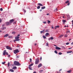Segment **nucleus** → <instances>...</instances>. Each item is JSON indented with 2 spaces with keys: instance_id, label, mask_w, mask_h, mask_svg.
<instances>
[{
  "instance_id": "nucleus-1",
  "label": "nucleus",
  "mask_w": 73,
  "mask_h": 73,
  "mask_svg": "<svg viewBox=\"0 0 73 73\" xmlns=\"http://www.w3.org/2000/svg\"><path fill=\"white\" fill-rule=\"evenodd\" d=\"M20 34L18 35L17 36L15 37V40H14V42H15L16 41H20V39H19V38H20Z\"/></svg>"
},
{
  "instance_id": "nucleus-2",
  "label": "nucleus",
  "mask_w": 73,
  "mask_h": 73,
  "mask_svg": "<svg viewBox=\"0 0 73 73\" xmlns=\"http://www.w3.org/2000/svg\"><path fill=\"white\" fill-rule=\"evenodd\" d=\"M14 64L17 65V66H20V64L19 62L15 61L14 62Z\"/></svg>"
},
{
  "instance_id": "nucleus-3",
  "label": "nucleus",
  "mask_w": 73,
  "mask_h": 73,
  "mask_svg": "<svg viewBox=\"0 0 73 73\" xmlns=\"http://www.w3.org/2000/svg\"><path fill=\"white\" fill-rule=\"evenodd\" d=\"M39 59H36L35 62V64L36 65L37 64H38L39 62Z\"/></svg>"
},
{
  "instance_id": "nucleus-4",
  "label": "nucleus",
  "mask_w": 73,
  "mask_h": 73,
  "mask_svg": "<svg viewBox=\"0 0 73 73\" xmlns=\"http://www.w3.org/2000/svg\"><path fill=\"white\" fill-rule=\"evenodd\" d=\"M7 52V51L6 50H4L3 53L4 56H5V53L7 55H8V53L7 52Z\"/></svg>"
},
{
  "instance_id": "nucleus-5",
  "label": "nucleus",
  "mask_w": 73,
  "mask_h": 73,
  "mask_svg": "<svg viewBox=\"0 0 73 73\" xmlns=\"http://www.w3.org/2000/svg\"><path fill=\"white\" fill-rule=\"evenodd\" d=\"M19 51L17 49L15 50L14 51V53L15 54H16L17 53H19Z\"/></svg>"
},
{
  "instance_id": "nucleus-6",
  "label": "nucleus",
  "mask_w": 73,
  "mask_h": 73,
  "mask_svg": "<svg viewBox=\"0 0 73 73\" xmlns=\"http://www.w3.org/2000/svg\"><path fill=\"white\" fill-rule=\"evenodd\" d=\"M6 49H9V50H12V48L11 47L8 46H6Z\"/></svg>"
},
{
  "instance_id": "nucleus-7",
  "label": "nucleus",
  "mask_w": 73,
  "mask_h": 73,
  "mask_svg": "<svg viewBox=\"0 0 73 73\" xmlns=\"http://www.w3.org/2000/svg\"><path fill=\"white\" fill-rule=\"evenodd\" d=\"M11 23H10V22H6V25L7 26L8 25H11Z\"/></svg>"
},
{
  "instance_id": "nucleus-8",
  "label": "nucleus",
  "mask_w": 73,
  "mask_h": 73,
  "mask_svg": "<svg viewBox=\"0 0 73 73\" xmlns=\"http://www.w3.org/2000/svg\"><path fill=\"white\" fill-rule=\"evenodd\" d=\"M14 19H11L10 20V23H11V24H12V23H13V21H14Z\"/></svg>"
},
{
  "instance_id": "nucleus-9",
  "label": "nucleus",
  "mask_w": 73,
  "mask_h": 73,
  "mask_svg": "<svg viewBox=\"0 0 73 73\" xmlns=\"http://www.w3.org/2000/svg\"><path fill=\"white\" fill-rule=\"evenodd\" d=\"M55 49L57 50H60V49H61V48L58 47H55Z\"/></svg>"
},
{
  "instance_id": "nucleus-10",
  "label": "nucleus",
  "mask_w": 73,
  "mask_h": 73,
  "mask_svg": "<svg viewBox=\"0 0 73 73\" xmlns=\"http://www.w3.org/2000/svg\"><path fill=\"white\" fill-rule=\"evenodd\" d=\"M53 39H54L53 37H51L48 38V40L49 41H50V40H53Z\"/></svg>"
},
{
  "instance_id": "nucleus-11",
  "label": "nucleus",
  "mask_w": 73,
  "mask_h": 73,
  "mask_svg": "<svg viewBox=\"0 0 73 73\" xmlns=\"http://www.w3.org/2000/svg\"><path fill=\"white\" fill-rule=\"evenodd\" d=\"M63 36H64V35H60L59 36L58 38H61L62 37H63Z\"/></svg>"
},
{
  "instance_id": "nucleus-12",
  "label": "nucleus",
  "mask_w": 73,
  "mask_h": 73,
  "mask_svg": "<svg viewBox=\"0 0 73 73\" xmlns=\"http://www.w3.org/2000/svg\"><path fill=\"white\" fill-rule=\"evenodd\" d=\"M8 36H9V34H6L4 36V37H8Z\"/></svg>"
},
{
  "instance_id": "nucleus-13",
  "label": "nucleus",
  "mask_w": 73,
  "mask_h": 73,
  "mask_svg": "<svg viewBox=\"0 0 73 73\" xmlns=\"http://www.w3.org/2000/svg\"><path fill=\"white\" fill-rule=\"evenodd\" d=\"M38 5H40V6H41V7H42L43 6V5L40 3H39L38 4Z\"/></svg>"
},
{
  "instance_id": "nucleus-14",
  "label": "nucleus",
  "mask_w": 73,
  "mask_h": 73,
  "mask_svg": "<svg viewBox=\"0 0 73 73\" xmlns=\"http://www.w3.org/2000/svg\"><path fill=\"white\" fill-rule=\"evenodd\" d=\"M42 66V64H40L38 65V67L40 68V67H41Z\"/></svg>"
},
{
  "instance_id": "nucleus-15",
  "label": "nucleus",
  "mask_w": 73,
  "mask_h": 73,
  "mask_svg": "<svg viewBox=\"0 0 73 73\" xmlns=\"http://www.w3.org/2000/svg\"><path fill=\"white\" fill-rule=\"evenodd\" d=\"M59 27L60 26H56L55 28V29H56L57 28H59Z\"/></svg>"
},
{
  "instance_id": "nucleus-16",
  "label": "nucleus",
  "mask_w": 73,
  "mask_h": 73,
  "mask_svg": "<svg viewBox=\"0 0 73 73\" xmlns=\"http://www.w3.org/2000/svg\"><path fill=\"white\" fill-rule=\"evenodd\" d=\"M49 34L48 33H47L45 35L46 36H49Z\"/></svg>"
},
{
  "instance_id": "nucleus-17",
  "label": "nucleus",
  "mask_w": 73,
  "mask_h": 73,
  "mask_svg": "<svg viewBox=\"0 0 73 73\" xmlns=\"http://www.w3.org/2000/svg\"><path fill=\"white\" fill-rule=\"evenodd\" d=\"M72 52V51H68L67 52V53H71Z\"/></svg>"
},
{
  "instance_id": "nucleus-18",
  "label": "nucleus",
  "mask_w": 73,
  "mask_h": 73,
  "mask_svg": "<svg viewBox=\"0 0 73 73\" xmlns=\"http://www.w3.org/2000/svg\"><path fill=\"white\" fill-rule=\"evenodd\" d=\"M67 73H71V72H72V70H69L67 71Z\"/></svg>"
},
{
  "instance_id": "nucleus-19",
  "label": "nucleus",
  "mask_w": 73,
  "mask_h": 73,
  "mask_svg": "<svg viewBox=\"0 0 73 73\" xmlns=\"http://www.w3.org/2000/svg\"><path fill=\"white\" fill-rule=\"evenodd\" d=\"M17 69V67L15 66L13 68V69Z\"/></svg>"
},
{
  "instance_id": "nucleus-20",
  "label": "nucleus",
  "mask_w": 73,
  "mask_h": 73,
  "mask_svg": "<svg viewBox=\"0 0 73 73\" xmlns=\"http://www.w3.org/2000/svg\"><path fill=\"white\" fill-rule=\"evenodd\" d=\"M58 11V9H57V8H56L54 10V12H57Z\"/></svg>"
},
{
  "instance_id": "nucleus-21",
  "label": "nucleus",
  "mask_w": 73,
  "mask_h": 73,
  "mask_svg": "<svg viewBox=\"0 0 73 73\" xmlns=\"http://www.w3.org/2000/svg\"><path fill=\"white\" fill-rule=\"evenodd\" d=\"M10 72H14V70L12 69H10Z\"/></svg>"
},
{
  "instance_id": "nucleus-22",
  "label": "nucleus",
  "mask_w": 73,
  "mask_h": 73,
  "mask_svg": "<svg viewBox=\"0 0 73 73\" xmlns=\"http://www.w3.org/2000/svg\"><path fill=\"white\" fill-rule=\"evenodd\" d=\"M45 6H44L43 7H41V9H45Z\"/></svg>"
},
{
  "instance_id": "nucleus-23",
  "label": "nucleus",
  "mask_w": 73,
  "mask_h": 73,
  "mask_svg": "<svg viewBox=\"0 0 73 73\" xmlns=\"http://www.w3.org/2000/svg\"><path fill=\"white\" fill-rule=\"evenodd\" d=\"M33 65V64H31L29 65V66L30 67H31V66H32Z\"/></svg>"
},
{
  "instance_id": "nucleus-24",
  "label": "nucleus",
  "mask_w": 73,
  "mask_h": 73,
  "mask_svg": "<svg viewBox=\"0 0 73 73\" xmlns=\"http://www.w3.org/2000/svg\"><path fill=\"white\" fill-rule=\"evenodd\" d=\"M62 22H63V23H66V20H63Z\"/></svg>"
},
{
  "instance_id": "nucleus-25",
  "label": "nucleus",
  "mask_w": 73,
  "mask_h": 73,
  "mask_svg": "<svg viewBox=\"0 0 73 73\" xmlns=\"http://www.w3.org/2000/svg\"><path fill=\"white\" fill-rule=\"evenodd\" d=\"M8 66V67H9V66H10V63L9 62L7 64Z\"/></svg>"
},
{
  "instance_id": "nucleus-26",
  "label": "nucleus",
  "mask_w": 73,
  "mask_h": 73,
  "mask_svg": "<svg viewBox=\"0 0 73 73\" xmlns=\"http://www.w3.org/2000/svg\"><path fill=\"white\" fill-rule=\"evenodd\" d=\"M43 72V70H40L39 71L40 73H41V72Z\"/></svg>"
},
{
  "instance_id": "nucleus-27",
  "label": "nucleus",
  "mask_w": 73,
  "mask_h": 73,
  "mask_svg": "<svg viewBox=\"0 0 73 73\" xmlns=\"http://www.w3.org/2000/svg\"><path fill=\"white\" fill-rule=\"evenodd\" d=\"M64 37H68V35L66 34H65L64 35Z\"/></svg>"
},
{
  "instance_id": "nucleus-28",
  "label": "nucleus",
  "mask_w": 73,
  "mask_h": 73,
  "mask_svg": "<svg viewBox=\"0 0 73 73\" xmlns=\"http://www.w3.org/2000/svg\"><path fill=\"white\" fill-rule=\"evenodd\" d=\"M47 23H48V24H50V21L49 20H48Z\"/></svg>"
},
{
  "instance_id": "nucleus-29",
  "label": "nucleus",
  "mask_w": 73,
  "mask_h": 73,
  "mask_svg": "<svg viewBox=\"0 0 73 73\" xmlns=\"http://www.w3.org/2000/svg\"><path fill=\"white\" fill-rule=\"evenodd\" d=\"M43 37L44 38V39H45V38H46V36H43Z\"/></svg>"
},
{
  "instance_id": "nucleus-30",
  "label": "nucleus",
  "mask_w": 73,
  "mask_h": 73,
  "mask_svg": "<svg viewBox=\"0 0 73 73\" xmlns=\"http://www.w3.org/2000/svg\"><path fill=\"white\" fill-rule=\"evenodd\" d=\"M29 70H32V68L31 67H29Z\"/></svg>"
},
{
  "instance_id": "nucleus-31",
  "label": "nucleus",
  "mask_w": 73,
  "mask_h": 73,
  "mask_svg": "<svg viewBox=\"0 0 73 73\" xmlns=\"http://www.w3.org/2000/svg\"><path fill=\"white\" fill-rule=\"evenodd\" d=\"M40 6H38L37 7V9H40Z\"/></svg>"
},
{
  "instance_id": "nucleus-32",
  "label": "nucleus",
  "mask_w": 73,
  "mask_h": 73,
  "mask_svg": "<svg viewBox=\"0 0 73 73\" xmlns=\"http://www.w3.org/2000/svg\"><path fill=\"white\" fill-rule=\"evenodd\" d=\"M58 54H59V55H61V54H62V53L61 52H59Z\"/></svg>"
},
{
  "instance_id": "nucleus-33",
  "label": "nucleus",
  "mask_w": 73,
  "mask_h": 73,
  "mask_svg": "<svg viewBox=\"0 0 73 73\" xmlns=\"http://www.w3.org/2000/svg\"><path fill=\"white\" fill-rule=\"evenodd\" d=\"M49 45V44H48V42H47L46 43V46H48Z\"/></svg>"
},
{
  "instance_id": "nucleus-34",
  "label": "nucleus",
  "mask_w": 73,
  "mask_h": 73,
  "mask_svg": "<svg viewBox=\"0 0 73 73\" xmlns=\"http://www.w3.org/2000/svg\"><path fill=\"white\" fill-rule=\"evenodd\" d=\"M2 64H3V65H4V64H5V62H2Z\"/></svg>"
},
{
  "instance_id": "nucleus-35",
  "label": "nucleus",
  "mask_w": 73,
  "mask_h": 73,
  "mask_svg": "<svg viewBox=\"0 0 73 73\" xmlns=\"http://www.w3.org/2000/svg\"><path fill=\"white\" fill-rule=\"evenodd\" d=\"M17 58H19V57H20V56L19 55L17 56H16Z\"/></svg>"
},
{
  "instance_id": "nucleus-36",
  "label": "nucleus",
  "mask_w": 73,
  "mask_h": 73,
  "mask_svg": "<svg viewBox=\"0 0 73 73\" xmlns=\"http://www.w3.org/2000/svg\"><path fill=\"white\" fill-rule=\"evenodd\" d=\"M12 36H9V38H12Z\"/></svg>"
},
{
  "instance_id": "nucleus-37",
  "label": "nucleus",
  "mask_w": 73,
  "mask_h": 73,
  "mask_svg": "<svg viewBox=\"0 0 73 73\" xmlns=\"http://www.w3.org/2000/svg\"><path fill=\"white\" fill-rule=\"evenodd\" d=\"M49 32V31H48V30H46L45 31V32Z\"/></svg>"
},
{
  "instance_id": "nucleus-38",
  "label": "nucleus",
  "mask_w": 73,
  "mask_h": 73,
  "mask_svg": "<svg viewBox=\"0 0 73 73\" xmlns=\"http://www.w3.org/2000/svg\"><path fill=\"white\" fill-rule=\"evenodd\" d=\"M66 45H69V42H67L66 44Z\"/></svg>"
},
{
  "instance_id": "nucleus-39",
  "label": "nucleus",
  "mask_w": 73,
  "mask_h": 73,
  "mask_svg": "<svg viewBox=\"0 0 73 73\" xmlns=\"http://www.w3.org/2000/svg\"><path fill=\"white\" fill-rule=\"evenodd\" d=\"M43 23L44 24H46V21L43 22Z\"/></svg>"
},
{
  "instance_id": "nucleus-40",
  "label": "nucleus",
  "mask_w": 73,
  "mask_h": 73,
  "mask_svg": "<svg viewBox=\"0 0 73 73\" xmlns=\"http://www.w3.org/2000/svg\"><path fill=\"white\" fill-rule=\"evenodd\" d=\"M54 52L56 54H57V51H55Z\"/></svg>"
},
{
  "instance_id": "nucleus-41",
  "label": "nucleus",
  "mask_w": 73,
  "mask_h": 73,
  "mask_svg": "<svg viewBox=\"0 0 73 73\" xmlns=\"http://www.w3.org/2000/svg\"><path fill=\"white\" fill-rule=\"evenodd\" d=\"M30 62H32V59H31V58L30 59Z\"/></svg>"
},
{
  "instance_id": "nucleus-42",
  "label": "nucleus",
  "mask_w": 73,
  "mask_h": 73,
  "mask_svg": "<svg viewBox=\"0 0 73 73\" xmlns=\"http://www.w3.org/2000/svg\"><path fill=\"white\" fill-rule=\"evenodd\" d=\"M69 3V1H67L66 2V3Z\"/></svg>"
},
{
  "instance_id": "nucleus-43",
  "label": "nucleus",
  "mask_w": 73,
  "mask_h": 73,
  "mask_svg": "<svg viewBox=\"0 0 73 73\" xmlns=\"http://www.w3.org/2000/svg\"><path fill=\"white\" fill-rule=\"evenodd\" d=\"M3 8H1L0 9V11H3Z\"/></svg>"
},
{
  "instance_id": "nucleus-44",
  "label": "nucleus",
  "mask_w": 73,
  "mask_h": 73,
  "mask_svg": "<svg viewBox=\"0 0 73 73\" xmlns=\"http://www.w3.org/2000/svg\"><path fill=\"white\" fill-rule=\"evenodd\" d=\"M12 34H15V32H12Z\"/></svg>"
},
{
  "instance_id": "nucleus-45",
  "label": "nucleus",
  "mask_w": 73,
  "mask_h": 73,
  "mask_svg": "<svg viewBox=\"0 0 73 73\" xmlns=\"http://www.w3.org/2000/svg\"><path fill=\"white\" fill-rule=\"evenodd\" d=\"M70 33V31H67V33Z\"/></svg>"
},
{
  "instance_id": "nucleus-46",
  "label": "nucleus",
  "mask_w": 73,
  "mask_h": 73,
  "mask_svg": "<svg viewBox=\"0 0 73 73\" xmlns=\"http://www.w3.org/2000/svg\"><path fill=\"white\" fill-rule=\"evenodd\" d=\"M23 11H24V12H25H25H26V10H25V9H23Z\"/></svg>"
},
{
  "instance_id": "nucleus-47",
  "label": "nucleus",
  "mask_w": 73,
  "mask_h": 73,
  "mask_svg": "<svg viewBox=\"0 0 73 73\" xmlns=\"http://www.w3.org/2000/svg\"><path fill=\"white\" fill-rule=\"evenodd\" d=\"M3 29H6V27H3Z\"/></svg>"
},
{
  "instance_id": "nucleus-48",
  "label": "nucleus",
  "mask_w": 73,
  "mask_h": 73,
  "mask_svg": "<svg viewBox=\"0 0 73 73\" xmlns=\"http://www.w3.org/2000/svg\"><path fill=\"white\" fill-rule=\"evenodd\" d=\"M42 60V57H40V61H41Z\"/></svg>"
},
{
  "instance_id": "nucleus-49",
  "label": "nucleus",
  "mask_w": 73,
  "mask_h": 73,
  "mask_svg": "<svg viewBox=\"0 0 73 73\" xmlns=\"http://www.w3.org/2000/svg\"><path fill=\"white\" fill-rule=\"evenodd\" d=\"M10 56H11V55H8L9 57H10Z\"/></svg>"
},
{
  "instance_id": "nucleus-50",
  "label": "nucleus",
  "mask_w": 73,
  "mask_h": 73,
  "mask_svg": "<svg viewBox=\"0 0 73 73\" xmlns=\"http://www.w3.org/2000/svg\"><path fill=\"white\" fill-rule=\"evenodd\" d=\"M70 4V3H68V4H67V5H69Z\"/></svg>"
},
{
  "instance_id": "nucleus-51",
  "label": "nucleus",
  "mask_w": 73,
  "mask_h": 73,
  "mask_svg": "<svg viewBox=\"0 0 73 73\" xmlns=\"http://www.w3.org/2000/svg\"><path fill=\"white\" fill-rule=\"evenodd\" d=\"M40 33H41V34H42V31H41L40 32Z\"/></svg>"
},
{
  "instance_id": "nucleus-52",
  "label": "nucleus",
  "mask_w": 73,
  "mask_h": 73,
  "mask_svg": "<svg viewBox=\"0 0 73 73\" xmlns=\"http://www.w3.org/2000/svg\"><path fill=\"white\" fill-rule=\"evenodd\" d=\"M5 25V24H3L2 25V27H4V26Z\"/></svg>"
},
{
  "instance_id": "nucleus-53",
  "label": "nucleus",
  "mask_w": 73,
  "mask_h": 73,
  "mask_svg": "<svg viewBox=\"0 0 73 73\" xmlns=\"http://www.w3.org/2000/svg\"><path fill=\"white\" fill-rule=\"evenodd\" d=\"M34 45H37V44H36V43H35V44H34Z\"/></svg>"
},
{
  "instance_id": "nucleus-54",
  "label": "nucleus",
  "mask_w": 73,
  "mask_h": 73,
  "mask_svg": "<svg viewBox=\"0 0 73 73\" xmlns=\"http://www.w3.org/2000/svg\"><path fill=\"white\" fill-rule=\"evenodd\" d=\"M71 45L73 44V42L71 43Z\"/></svg>"
},
{
  "instance_id": "nucleus-55",
  "label": "nucleus",
  "mask_w": 73,
  "mask_h": 73,
  "mask_svg": "<svg viewBox=\"0 0 73 73\" xmlns=\"http://www.w3.org/2000/svg\"><path fill=\"white\" fill-rule=\"evenodd\" d=\"M1 19H0V23H1Z\"/></svg>"
},
{
  "instance_id": "nucleus-56",
  "label": "nucleus",
  "mask_w": 73,
  "mask_h": 73,
  "mask_svg": "<svg viewBox=\"0 0 73 73\" xmlns=\"http://www.w3.org/2000/svg\"><path fill=\"white\" fill-rule=\"evenodd\" d=\"M49 15V14L48 13V14H46V15Z\"/></svg>"
},
{
  "instance_id": "nucleus-57",
  "label": "nucleus",
  "mask_w": 73,
  "mask_h": 73,
  "mask_svg": "<svg viewBox=\"0 0 73 73\" xmlns=\"http://www.w3.org/2000/svg\"><path fill=\"white\" fill-rule=\"evenodd\" d=\"M44 31H45V29H43V32H44Z\"/></svg>"
},
{
  "instance_id": "nucleus-58",
  "label": "nucleus",
  "mask_w": 73,
  "mask_h": 73,
  "mask_svg": "<svg viewBox=\"0 0 73 73\" xmlns=\"http://www.w3.org/2000/svg\"><path fill=\"white\" fill-rule=\"evenodd\" d=\"M67 17H70V16H69V15H68V16H67Z\"/></svg>"
},
{
  "instance_id": "nucleus-59",
  "label": "nucleus",
  "mask_w": 73,
  "mask_h": 73,
  "mask_svg": "<svg viewBox=\"0 0 73 73\" xmlns=\"http://www.w3.org/2000/svg\"><path fill=\"white\" fill-rule=\"evenodd\" d=\"M40 12H41V11H42V9L40 10Z\"/></svg>"
},
{
  "instance_id": "nucleus-60",
  "label": "nucleus",
  "mask_w": 73,
  "mask_h": 73,
  "mask_svg": "<svg viewBox=\"0 0 73 73\" xmlns=\"http://www.w3.org/2000/svg\"><path fill=\"white\" fill-rule=\"evenodd\" d=\"M33 73H36V72H33Z\"/></svg>"
},
{
  "instance_id": "nucleus-61",
  "label": "nucleus",
  "mask_w": 73,
  "mask_h": 73,
  "mask_svg": "<svg viewBox=\"0 0 73 73\" xmlns=\"http://www.w3.org/2000/svg\"><path fill=\"white\" fill-rule=\"evenodd\" d=\"M70 40H71V39L70 38L69 39V41H70Z\"/></svg>"
},
{
  "instance_id": "nucleus-62",
  "label": "nucleus",
  "mask_w": 73,
  "mask_h": 73,
  "mask_svg": "<svg viewBox=\"0 0 73 73\" xmlns=\"http://www.w3.org/2000/svg\"><path fill=\"white\" fill-rule=\"evenodd\" d=\"M52 29H53L54 28H53V27H52Z\"/></svg>"
},
{
  "instance_id": "nucleus-63",
  "label": "nucleus",
  "mask_w": 73,
  "mask_h": 73,
  "mask_svg": "<svg viewBox=\"0 0 73 73\" xmlns=\"http://www.w3.org/2000/svg\"><path fill=\"white\" fill-rule=\"evenodd\" d=\"M61 70H62V69H60L59 70V71H61Z\"/></svg>"
},
{
  "instance_id": "nucleus-64",
  "label": "nucleus",
  "mask_w": 73,
  "mask_h": 73,
  "mask_svg": "<svg viewBox=\"0 0 73 73\" xmlns=\"http://www.w3.org/2000/svg\"><path fill=\"white\" fill-rule=\"evenodd\" d=\"M16 23V22H14V23H15H15Z\"/></svg>"
}]
</instances>
